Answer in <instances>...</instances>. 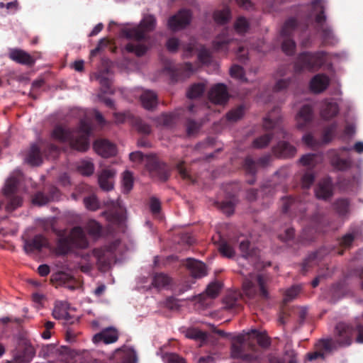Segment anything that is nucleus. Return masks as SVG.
Here are the masks:
<instances>
[{"instance_id": "obj_1", "label": "nucleus", "mask_w": 363, "mask_h": 363, "mask_svg": "<svg viewBox=\"0 0 363 363\" xmlns=\"http://www.w3.org/2000/svg\"><path fill=\"white\" fill-rule=\"evenodd\" d=\"M270 345L268 336L253 330L246 335H239L233 338L231 356L245 362H252L257 357L255 352L258 346L267 347Z\"/></svg>"}, {"instance_id": "obj_2", "label": "nucleus", "mask_w": 363, "mask_h": 363, "mask_svg": "<svg viewBox=\"0 0 363 363\" xmlns=\"http://www.w3.org/2000/svg\"><path fill=\"white\" fill-rule=\"evenodd\" d=\"M157 20L152 14L145 15L141 20L139 26L135 28L128 29L124 31L127 39L132 40L125 46V50L128 53H133L137 57H142L145 55L149 48L143 43L147 39L145 33L155 30Z\"/></svg>"}, {"instance_id": "obj_3", "label": "nucleus", "mask_w": 363, "mask_h": 363, "mask_svg": "<svg viewBox=\"0 0 363 363\" xmlns=\"http://www.w3.org/2000/svg\"><path fill=\"white\" fill-rule=\"evenodd\" d=\"M90 125L84 121L80 122L79 133L75 137L69 130L61 126L54 128L52 136L61 142H69L72 148L80 152H85L89 147V137L91 133Z\"/></svg>"}, {"instance_id": "obj_4", "label": "nucleus", "mask_w": 363, "mask_h": 363, "mask_svg": "<svg viewBox=\"0 0 363 363\" xmlns=\"http://www.w3.org/2000/svg\"><path fill=\"white\" fill-rule=\"evenodd\" d=\"M269 278L267 274L250 273L243 279V293L249 298H255L258 296L262 299L267 300L269 297Z\"/></svg>"}, {"instance_id": "obj_5", "label": "nucleus", "mask_w": 363, "mask_h": 363, "mask_svg": "<svg viewBox=\"0 0 363 363\" xmlns=\"http://www.w3.org/2000/svg\"><path fill=\"white\" fill-rule=\"evenodd\" d=\"M327 55L325 51L303 52H301L294 65L295 72L303 71L314 72L318 70L325 63Z\"/></svg>"}, {"instance_id": "obj_6", "label": "nucleus", "mask_w": 363, "mask_h": 363, "mask_svg": "<svg viewBox=\"0 0 363 363\" xmlns=\"http://www.w3.org/2000/svg\"><path fill=\"white\" fill-rule=\"evenodd\" d=\"M324 3V0H314L311 3L313 9H319V12L315 16L316 29L321 35L323 44H333L335 40V35L331 27L326 23Z\"/></svg>"}, {"instance_id": "obj_7", "label": "nucleus", "mask_w": 363, "mask_h": 363, "mask_svg": "<svg viewBox=\"0 0 363 363\" xmlns=\"http://www.w3.org/2000/svg\"><path fill=\"white\" fill-rule=\"evenodd\" d=\"M21 172H18L17 175H12L8 178L4 188V194L7 199L6 209L7 211L12 212L23 203L21 196L17 195L18 187L20 182L19 176Z\"/></svg>"}, {"instance_id": "obj_8", "label": "nucleus", "mask_w": 363, "mask_h": 363, "mask_svg": "<svg viewBox=\"0 0 363 363\" xmlns=\"http://www.w3.org/2000/svg\"><path fill=\"white\" fill-rule=\"evenodd\" d=\"M354 333L352 324L340 322L335 327L333 339L339 347H346L352 345Z\"/></svg>"}, {"instance_id": "obj_9", "label": "nucleus", "mask_w": 363, "mask_h": 363, "mask_svg": "<svg viewBox=\"0 0 363 363\" xmlns=\"http://www.w3.org/2000/svg\"><path fill=\"white\" fill-rule=\"evenodd\" d=\"M298 28L297 21L291 18L284 23L281 30V35L284 38L281 45L283 52L287 55H294L296 50V43L294 40L291 38L292 33Z\"/></svg>"}, {"instance_id": "obj_10", "label": "nucleus", "mask_w": 363, "mask_h": 363, "mask_svg": "<svg viewBox=\"0 0 363 363\" xmlns=\"http://www.w3.org/2000/svg\"><path fill=\"white\" fill-rule=\"evenodd\" d=\"M281 205L282 212L290 217L300 215L302 218L307 208L306 203L303 200L293 196L283 197Z\"/></svg>"}, {"instance_id": "obj_11", "label": "nucleus", "mask_w": 363, "mask_h": 363, "mask_svg": "<svg viewBox=\"0 0 363 363\" xmlns=\"http://www.w3.org/2000/svg\"><path fill=\"white\" fill-rule=\"evenodd\" d=\"M146 167L152 177L161 182H166L169 177L168 166L160 162L156 157L150 156L147 157Z\"/></svg>"}, {"instance_id": "obj_12", "label": "nucleus", "mask_w": 363, "mask_h": 363, "mask_svg": "<svg viewBox=\"0 0 363 363\" xmlns=\"http://www.w3.org/2000/svg\"><path fill=\"white\" fill-rule=\"evenodd\" d=\"M191 12L188 9H181L176 14L169 17L167 26L172 31H177L186 28L191 22Z\"/></svg>"}, {"instance_id": "obj_13", "label": "nucleus", "mask_w": 363, "mask_h": 363, "mask_svg": "<svg viewBox=\"0 0 363 363\" xmlns=\"http://www.w3.org/2000/svg\"><path fill=\"white\" fill-rule=\"evenodd\" d=\"M93 255L96 258L99 269L104 271L110 267L115 257L111 247L95 248L93 250Z\"/></svg>"}, {"instance_id": "obj_14", "label": "nucleus", "mask_w": 363, "mask_h": 363, "mask_svg": "<svg viewBox=\"0 0 363 363\" xmlns=\"http://www.w3.org/2000/svg\"><path fill=\"white\" fill-rule=\"evenodd\" d=\"M229 98L227 86L223 84H217L208 92L209 100L216 104H224Z\"/></svg>"}, {"instance_id": "obj_15", "label": "nucleus", "mask_w": 363, "mask_h": 363, "mask_svg": "<svg viewBox=\"0 0 363 363\" xmlns=\"http://www.w3.org/2000/svg\"><path fill=\"white\" fill-rule=\"evenodd\" d=\"M9 57L16 63L31 67L35 63V59L28 52L19 48L10 49Z\"/></svg>"}, {"instance_id": "obj_16", "label": "nucleus", "mask_w": 363, "mask_h": 363, "mask_svg": "<svg viewBox=\"0 0 363 363\" xmlns=\"http://www.w3.org/2000/svg\"><path fill=\"white\" fill-rule=\"evenodd\" d=\"M116 174V172L113 169H103L98 174L100 188L106 191L112 190Z\"/></svg>"}, {"instance_id": "obj_17", "label": "nucleus", "mask_w": 363, "mask_h": 363, "mask_svg": "<svg viewBox=\"0 0 363 363\" xmlns=\"http://www.w3.org/2000/svg\"><path fill=\"white\" fill-rule=\"evenodd\" d=\"M315 194L318 199L327 200L333 195V182L330 177L323 178L318 184Z\"/></svg>"}, {"instance_id": "obj_18", "label": "nucleus", "mask_w": 363, "mask_h": 363, "mask_svg": "<svg viewBox=\"0 0 363 363\" xmlns=\"http://www.w3.org/2000/svg\"><path fill=\"white\" fill-rule=\"evenodd\" d=\"M231 30L224 28L213 41V49L216 52H226L228 44L233 40L230 33Z\"/></svg>"}, {"instance_id": "obj_19", "label": "nucleus", "mask_w": 363, "mask_h": 363, "mask_svg": "<svg viewBox=\"0 0 363 363\" xmlns=\"http://www.w3.org/2000/svg\"><path fill=\"white\" fill-rule=\"evenodd\" d=\"M60 191L55 186H50L48 188V194L43 192H37L33 199V203L39 206L45 205L51 201L58 199Z\"/></svg>"}, {"instance_id": "obj_20", "label": "nucleus", "mask_w": 363, "mask_h": 363, "mask_svg": "<svg viewBox=\"0 0 363 363\" xmlns=\"http://www.w3.org/2000/svg\"><path fill=\"white\" fill-rule=\"evenodd\" d=\"M74 248L86 249L89 246V241L83 229L79 226L74 227L69 233Z\"/></svg>"}, {"instance_id": "obj_21", "label": "nucleus", "mask_w": 363, "mask_h": 363, "mask_svg": "<svg viewBox=\"0 0 363 363\" xmlns=\"http://www.w3.org/2000/svg\"><path fill=\"white\" fill-rule=\"evenodd\" d=\"M279 113V108L278 107H274V108L269 113L267 116L264 118L263 128L266 130L272 129L279 130L282 133V138H287V133L279 125L280 118L279 117H273L274 114H278Z\"/></svg>"}, {"instance_id": "obj_22", "label": "nucleus", "mask_w": 363, "mask_h": 363, "mask_svg": "<svg viewBox=\"0 0 363 363\" xmlns=\"http://www.w3.org/2000/svg\"><path fill=\"white\" fill-rule=\"evenodd\" d=\"M274 155L280 158H290L295 155L296 149L288 142L280 141L272 147Z\"/></svg>"}, {"instance_id": "obj_23", "label": "nucleus", "mask_w": 363, "mask_h": 363, "mask_svg": "<svg viewBox=\"0 0 363 363\" xmlns=\"http://www.w3.org/2000/svg\"><path fill=\"white\" fill-rule=\"evenodd\" d=\"M180 111L176 109L173 112L162 113L156 119L157 124L166 128H174L181 116Z\"/></svg>"}, {"instance_id": "obj_24", "label": "nucleus", "mask_w": 363, "mask_h": 363, "mask_svg": "<svg viewBox=\"0 0 363 363\" xmlns=\"http://www.w3.org/2000/svg\"><path fill=\"white\" fill-rule=\"evenodd\" d=\"M94 148L103 157H109L116 153V146L107 140H96L94 143Z\"/></svg>"}, {"instance_id": "obj_25", "label": "nucleus", "mask_w": 363, "mask_h": 363, "mask_svg": "<svg viewBox=\"0 0 363 363\" xmlns=\"http://www.w3.org/2000/svg\"><path fill=\"white\" fill-rule=\"evenodd\" d=\"M313 107L309 104L303 105L301 108L296 116L298 127L299 128H304L313 121Z\"/></svg>"}, {"instance_id": "obj_26", "label": "nucleus", "mask_w": 363, "mask_h": 363, "mask_svg": "<svg viewBox=\"0 0 363 363\" xmlns=\"http://www.w3.org/2000/svg\"><path fill=\"white\" fill-rule=\"evenodd\" d=\"M330 84V79L323 74L315 75L310 82V89L315 94L324 91Z\"/></svg>"}, {"instance_id": "obj_27", "label": "nucleus", "mask_w": 363, "mask_h": 363, "mask_svg": "<svg viewBox=\"0 0 363 363\" xmlns=\"http://www.w3.org/2000/svg\"><path fill=\"white\" fill-rule=\"evenodd\" d=\"M186 266L194 278H201L206 275V265L196 259L188 258L186 260Z\"/></svg>"}, {"instance_id": "obj_28", "label": "nucleus", "mask_w": 363, "mask_h": 363, "mask_svg": "<svg viewBox=\"0 0 363 363\" xmlns=\"http://www.w3.org/2000/svg\"><path fill=\"white\" fill-rule=\"evenodd\" d=\"M118 338V332L112 328H107L94 336V342H104L105 344L115 342Z\"/></svg>"}, {"instance_id": "obj_29", "label": "nucleus", "mask_w": 363, "mask_h": 363, "mask_svg": "<svg viewBox=\"0 0 363 363\" xmlns=\"http://www.w3.org/2000/svg\"><path fill=\"white\" fill-rule=\"evenodd\" d=\"M140 99L142 106L147 110H152L158 103L157 94L151 90L144 91Z\"/></svg>"}, {"instance_id": "obj_30", "label": "nucleus", "mask_w": 363, "mask_h": 363, "mask_svg": "<svg viewBox=\"0 0 363 363\" xmlns=\"http://www.w3.org/2000/svg\"><path fill=\"white\" fill-rule=\"evenodd\" d=\"M59 238L57 241V251L59 255H65L69 252L74 247L72 243L70 235H65L60 232Z\"/></svg>"}, {"instance_id": "obj_31", "label": "nucleus", "mask_w": 363, "mask_h": 363, "mask_svg": "<svg viewBox=\"0 0 363 363\" xmlns=\"http://www.w3.org/2000/svg\"><path fill=\"white\" fill-rule=\"evenodd\" d=\"M338 348L339 347L332 337L320 339L315 345V349L320 350V352L325 354V357Z\"/></svg>"}, {"instance_id": "obj_32", "label": "nucleus", "mask_w": 363, "mask_h": 363, "mask_svg": "<svg viewBox=\"0 0 363 363\" xmlns=\"http://www.w3.org/2000/svg\"><path fill=\"white\" fill-rule=\"evenodd\" d=\"M48 245L47 239L42 235H35L31 240L26 243L25 249L27 251H40Z\"/></svg>"}, {"instance_id": "obj_33", "label": "nucleus", "mask_w": 363, "mask_h": 363, "mask_svg": "<svg viewBox=\"0 0 363 363\" xmlns=\"http://www.w3.org/2000/svg\"><path fill=\"white\" fill-rule=\"evenodd\" d=\"M26 160L32 166H38L43 162L40 148L36 144L31 145Z\"/></svg>"}, {"instance_id": "obj_34", "label": "nucleus", "mask_w": 363, "mask_h": 363, "mask_svg": "<svg viewBox=\"0 0 363 363\" xmlns=\"http://www.w3.org/2000/svg\"><path fill=\"white\" fill-rule=\"evenodd\" d=\"M339 113V106L336 102L326 101L320 111V115L325 120L335 117Z\"/></svg>"}, {"instance_id": "obj_35", "label": "nucleus", "mask_w": 363, "mask_h": 363, "mask_svg": "<svg viewBox=\"0 0 363 363\" xmlns=\"http://www.w3.org/2000/svg\"><path fill=\"white\" fill-rule=\"evenodd\" d=\"M52 315L53 318L57 320L63 319L69 321L71 318V315L67 311V304L62 301L55 302Z\"/></svg>"}, {"instance_id": "obj_36", "label": "nucleus", "mask_w": 363, "mask_h": 363, "mask_svg": "<svg viewBox=\"0 0 363 363\" xmlns=\"http://www.w3.org/2000/svg\"><path fill=\"white\" fill-rule=\"evenodd\" d=\"M194 72L192 64L185 62L179 65L173 72L172 77L176 80L184 79L189 77Z\"/></svg>"}, {"instance_id": "obj_37", "label": "nucleus", "mask_w": 363, "mask_h": 363, "mask_svg": "<svg viewBox=\"0 0 363 363\" xmlns=\"http://www.w3.org/2000/svg\"><path fill=\"white\" fill-rule=\"evenodd\" d=\"M297 354L292 349H286L282 357H270L269 363H297Z\"/></svg>"}, {"instance_id": "obj_38", "label": "nucleus", "mask_w": 363, "mask_h": 363, "mask_svg": "<svg viewBox=\"0 0 363 363\" xmlns=\"http://www.w3.org/2000/svg\"><path fill=\"white\" fill-rule=\"evenodd\" d=\"M330 163L336 169L340 171H345L352 166L350 160L342 159L337 154L331 158Z\"/></svg>"}, {"instance_id": "obj_39", "label": "nucleus", "mask_w": 363, "mask_h": 363, "mask_svg": "<svg viewBox=\"0 0 363 363\" xmlns=\"http://www.w3.org/2000/svg\"><path fill=\"white\" fill-rule=\"evenodd\" d=\"M333 207L340 216H345L349 213L350 201L347 199H337L333 203Z\"/></svg>"}, {"instance_id": "obj_40", "label": "nucleus", "mask_w": 363, "mask_h": 363, "mask_svg": "<svg viewBox=\"0 0 363 363\" xmlns=\"http://www.w3.org/2000/svg\"><path fill=\"white\" fill-rule=\"evenodd\" d=\"M186 337L204 343L208 338V333L198 328H189L186 333Z\"/></svg>"}, {"instance_id": "obj_41", "label": "nucleus", "mask_w": 363, "mask_h": 363, "mask_svg": "<svg viewBox=\"0 0 363 363\" xmlns=\"http://www.w3.org/2000/svg\"><path fill=\"white\" fill-rule=\"evenodd\" d=\"M292 82L293 78L291 77L278 79L273 86V93H285L287 91L289 86L291 84Z\"/></svg>"}, {"instance_id": "obj_42", "label": "nucleus", "mask_w": 363, "mask_h": 363, "mask_svg": "<svg viewBox=\"0 0 363 363\" xmlns=\"http://www.w3.org/2000/svg\"><path fill=\"white\" fill-rule=\"evenodd\" d=\"M171 279L164 273H157L152 278V284L157 289L164 288L170 284Z\"/></svg>"}, {"instance_id": "obj_43", "label": "nucleus", "mask_w": 363, "mask_h": 363, "mask_svg": "<svg viewBox=\"0 0 363 363\" xmlns=\"http://www.w3.org/2000/svg\"><path fill=\"white\" fill-rule=\"evenodd\" d=\"M218 251L222 256L227 258H233L235 255L234 247L225 240L220 241L218 246Z\"/></svg>"}, {"instance_id": "obj_44", "label": "nucleus", "mask_w": 363, "mask_h": 363, "mask_svg": "<svg viewBox=\"0 0 363 363\" xmlns=\"http://www.w3.org/2000/svg\"><path fill=\"white\" fill-rule=\"evenodd\" d=\"M201 126V123L191 118H187L185 123L186 135L188 136L195 135L199 133Z\"/></svg>"}, {"instance_id": "obj_45", "label": "nucleus", "mask_w": 363, "mask_h": 363, "mask_svg": "<svg viewBox=\"0 0 363 363\" xmlns=\"http://www.w3.org/2000/svg\"><path fill=\"white\" fill-rule=\"evenodd\" d=\"M230 18V11L228 9L218 10L213 13V19L218 24L223 25L228 22Z\"/></svg>"}, {"instance_id": "obj_46", "label": "nucleus", "mask_w": 363, "mask_h": 363, "mask_svg": "<svg viewBox=\"0 0 363 363\" xmlns=\"http://www.w3.org/2000/svg\"><path fill=\"white\" fill-rule=\"evenodd\" d=\"M321 160L322 157L316 154H307L303 155L299 162L303 166L314 167Z\"/></svg>"}, {"instance_id": "obj_47", "label": "nucleus", "mask_w": 363, "mask_h": 363, "mask_svg": "<svg viewBox=\"0 0 363 363\" xmlns=\"http://www.w3.org/2000/svg\"><path fill=\"white\" fill-rule=\"evenodd\" d=\"M78 172L84 175L89 177L94 172V165L90 160H82L77 166Z\"/></svg>"}, {"instance_id": "obj_48", "label": "nucleus", "mask_w": 363, "mask_h": 363, "mask_svg": "<svg viewBox=\"0 0 363 363\" xmlns=\"http://www.w3.org/2000/svg\"><path fill=\"white\" fill-rule=\"evenodd\" d=\"M205 89L206 86L203 83L194 84L189 87L186 96L189 99L198 98L203 94Z\"/></svg>"}, {"instance_id": "obj_49", "label": "nucleus", "mask_w": 363, "mask_h": 363, "mask_svg": "<svg viewBox=\"0 0 363 363\" xmlns=\"http://www.w3.org/2000/svg\"><path fill=\"white\" fill-rule=\"evenodd\" d=\"M337 128V124L335 122L324 128L322 135L323 143H329L333 140Z\"/></svg>"}, {"instance_id": "obj_50", "label": "nucleus", "mask_w": 363, "mask_h": 363, "mask_svg": "<svg viewBox=\"0 0 363 363\" xmlns=\"http://www.w3.org/2000/svg\"><path fill=\"white\" fill-rule=\"evenodd\" d=\"M363 313L359 317H356L352 324L354 328V331L357 332L356 342L357 343H363Z\"/></svg>"}, {"instance_id": "obj_51", "label": "nucleus", "mask_w": 363, "mask_h": 363, "mask_svg": "<svg viewBox=\"0 0 363 363\" xmlns=\"http://www.w3.org/2000/svg\"><path fill=\"white\" fill-rule=\"evenodd\" d=\"M33 356L32 348H26L21 352H18L14 357L18 363H28Z\"/></svg>"}, {"instance_id": "obj_52", "label": "nucleus", "mask_w": 363, "mask_h": 363, "mask_svg": "<svg viewBox=\"0 0 363 363\" xmlns=\"http://www.w3.org/2000/svg\"><path fill=\"white\" fill-rule=\"evenodd\" d=\"M249 28V22L243 16L238 17L234 23L235 30L240 34L245 33L248 30Z\"/></svg>"}, {"instance_id": "obj_53", "label": "nucleus", "mask_w": 363, "mask_h": 363, "mask_svg": "<svg viewBox=\"0 0 363 363\" xmlns=\"http://www.w3.org/2000/svg\"><path fill=\"white\" fill-rule=\"evenodd\" d=\"M272 139V135L267 133L255 138L252 142L255 148H264L268 145Z\"/></svg>"}, {"instance_id": "obj_54", "label": "nucleus", "mask_w": 363, "mask_h": 363, "mask_svg": "<svg viewBox=\"0 0 363 363\" xmlns=\"http://www.w3.org/2000/svg\"><path fill=\"white\" fill-rule=\"evenodd\" d=\"M88 233L93 236H99L101 233L102 227L95 220H89L86 225Z\"/></svg>"}, {"instance_id": "obj_55", "label": "nucleus", "mask_w": 363, "mask_h": 363, "mask_svg": "<svg viewBox=\"0 0 363 363\" xmlns=\"http://www.w3.org/2000/svg\"><path fill=\"white\" fill-rule=\"evenodd\" d=\"M357 231L346 233L340 240V245L344 248H350L352 247V243L357 236Z\"/></svg>"}, {"instance_id": "obj_56", "label": "nucleus", "mask_w": 363, "mask_h": 363, "mask_svg": "<svg viewBox=\"0 0 363 363\" xmlns=\"http://www.w3.org/2000/svg\"><path fill=\"white\" fill-rule=\"evenodd\" d=\"M162 359L165 363H187L184 357L174 352L164 353Z\"/></svg>"}, {"instance_id": "obj_57", "label": "nucleus", "mask_w": 363, "mask_h": 363, "mask_svg": "<svg viewBox=\"0 0 363 363\" xmlns=\"http://www.w3.org/2000/svg\"><path fill=\"white\" fill-rule=\"evenodd\" d=\"M245 113V107L242 105L238 106L236 108L229 111L226 118L229 121H236L240 119Z\"/></svg>"}, {"instance_id": "obj_58", "label": "nucleus", "mask_w": 363, "mask_h": 363, "mask_svg": "<svg viewBox=\"0 0 363 363\" xmlns=\"http://www.w3.org/2000/svg\"><path fill=\"white\" fill-rule=\"evenodd\" d=\"M250 242L247 240H242L239 245L242 256L247 259H252L253 257L254 252L250 249Z\"/></svg>"}, {"instance_id": "obj_59", "label": "nucleus", "mask_w": 363, "mask_h": 363, "mask_svg": "<svg viewBox=\"0 0 363 363\" xmlns=\"http://www.w3.org/2000/svg\"><path fill=\"white\" fill-rule=\"evenodd\" d=\"M84 203L87 209L92 211H96L100 207L99 202L94 195L85 197Z\"/></svg>"}, {"instance_id": "obj_60", "label": "nucleus", "mask_w": 363, "mask_h": 363, "mask_svg": "<svg viewBox=\"0 0 363 363\" xmlns=\"http://www.w3.org/2000/svg\"><path fill=\"white\" fill-rule=\"evenodd\" d=\"M230 73L232 77L238 79L240 81L245 82L247 80V79L245 77L244 69L240 65H233L230 68Z\"/></svg>"}, {"instance_id": "obj_61", "label": "nucleus", "mask_w": 363, "mask_h": 363, "mask_svg": "<svg viewBox=\"0 0 363 363\" xmlns=\"http://www.w3.org/2000/svg\"><path fill=\"white\" fill-rule=\"evenodd\" d=\"M198 59L202 64H208L211 60L210 51L201 45L199 49Z\"/></svg>"}, {"instance_id": "obj_62", "label": "nucleus", "mask_w": 363, "mask_h": 363, "mask_svg": "<svg viewBox=\"0 0 363 363\" xmlns=\"http://www.w3.org/2000/svg\"><path fill=\"white\" fill-rule=\"evenodd\" d=\"M122 183L124 191L128 193L132 189L133 184V175L130 172L126 171L123 173Z\"/></svg>"}, {"instance_id": "obj_63", "label": "nucleus", "mask_w": 363, "mask_h": 363, "mask_svg": "<svg viewBox=\"0 0 363 363\" xmlns=\"http://www.w3.org/2000/svg\"><path fill=\"white\" fill-rule=\"evenodd\" d=\"M318 258V252H314L310 254L304 260L302 264V272L306 273L309 268L312 267L315 264V261Z\"/></svg>"}, {"instance_id": "obj_64", "label": "nucleus", "mask_w": 363, "mask_h": 363, "mask_svg": "<svg viewBox=\"0 0 363 363\" xmlns=\"http://www.w3.org/2000/svg\"><path fill=\"white\" fill-rule=\"evenodd\" d=\"M121 358L122 363H135L137 361L136 354L133 349L126 350Z\"/></svg>"}]
</instances>
